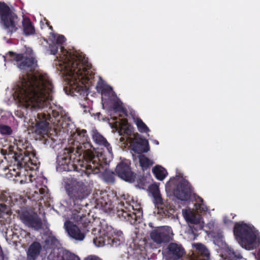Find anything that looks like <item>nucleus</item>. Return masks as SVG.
I'll list each match as a JSON object with an SVG mask.
<instances>
[{
  "mask_svg": "<svg viewBox=\"0 0 260 260\" xmlns=\"http://www.w3.org/2000/svg\"><path fill=\"white\" fill-rule=\"evenodd\" d=\"M53 89V84L47 77L27 74L22 79L15 93L19 102L30 112L49 107L46 114L49 113L51 120L54 118L57 124L62 126L63 122L70 121V118L50 108Z\"/></svg>",
  "mask_w": 260,
  "mask_h": 260,
  "instance_id": "f257e3e1",
  "label": "nucleus"
},
{
  "mask_svg": "<svg viewBox=\"0 0 260 260\" xmlns=\"http://www.w3.org/2000/svg\"><path fill=\"white\" fill-rule=\"evenodd\" d=\"M0 141V170L5 171L6 166L3 165V158L8 164V169L12 176L21 177L22 170L23 175L28 170H35L38 159L35 152L29 141L25 138H19L15 139L14 145L3 146Z\"/></svg>",
  "mask_w": 260,
  "mask_h": 260,
  "instance_id": "f03ea898",
  "label": "nucleus"
},
{
  "mask_svg": "<svg viewBox=\"0 0 260 260\" xmlns=\"http://www.w3.org/2000/svg\"><path fill=\"white\" fill-rule=\"evenodd\" d=\"M61 51L65 57V72L70 77V91L73 96H86L88 95L83 82L88 81L93 77L94 74L92 71V65L82 54L69 52L64 47H60Z\"/></svg>",
  "mask_w": 260,
  "mask_h": 260,
  "instance_id": "7ed1b4c3",
  "label": "nucleus"
},
{
  "mask_svg": "<svg viewBox=\"0 0 260 260\" xmlns=\"http://www.w3.org/2000/svg\"><path fill=\"white\" fill-rule=\"evenodd\" d=\"M64 182L69 202L73 206L71 219L78 223H83L87 228L90 223L89 215L84 213L82 208L87 204L84 201L90 194L91 189L83 182L78 181L74 178H67Z\"/></svg>",
  "mask_w": 260,
  "mask_h": 260,
  "instance_id": "20e7f679",
  "label": "nucleus"
},
{
  "mask_svg": "<svg viewBox=\"0 0 260 260\" xmlns=\"http://www.w3.org/2000/svg\"><path fill=\"white\" fill-rule=\"evenodd\" d=\"M73 137L75 142L73 147L75 148V151L79 157L82 155V158L87 162L85 165L83 162H80L79 165L83 168L81 169L87 173L92 171L94 173L101 172V170H103V167L95 160V157L91 150L92 145L89 142L87 131L85 129L77 128Z\"/></svg>",
  "mask_w": 260,
  "mask_h": 260,
  "instance_id": "39448f33",
  "label": "nucleus"
},
{
  "mask_svg": "<svg viewBox=\"0 0 260 260\" xmlns=\"http://www.w3.org/2000/svg\"><path fill=\"white\" fill-rule=\"evenodd\" d=\"M118 205L116 209V214L121 220L135 224L142 214L140 205L131 199L127 194H121L117 197Z\"/></svg>",
  "mask_w": 260,
  "mask_h": 260,
  "instance_id": "423d86ee",
  "label": "nucleus"
},
{
  "mask_svg": "<svg viewBox=\"0 0 260 260\" xmlns=\"http://www.w3.org/2000/svg\"><path fill=\"white\" fill-rule=\"evenodd\" d=\"M234 235L238 243L247 250H253L260 245V239L257 237L253 226L244 221L235 223Z\"/></svg>",
  "mask_w": 260,
  "mask_h": 260,
  "instance_id": "0eeeda50",
  "label": "nucleus"
},
{
  "mask_svg": "<svg viewBox=\"0 0 260 260\" xmlns=\"http://www.w3.org/2000/svg\"><path fill=\"white\" fill-rule=\"evenodd\" d=\"M78 155L77 153L75 151L74 147H69L64 149L62 152H60L57 157V166L56 169L58 171H76L81 172L82 175L84 173L88 177L91 174H98V173H94L93 171L89 172L87 173L84 170L83 168L81 167L79 165L80 162H84V165L87 163L84 159L81 161L80 159H77L78 164H75L76 157Z\"/></svg>",
  "mask_w": 260,
  "mask_h": 260,
  "instance_id": "6e6552de",
  "label": "nucleus"
},
{
  "mask_svg": "<svg viewBox=\"0 0 260 260\" xmlns=\"http://www.w3.org/2000/svg\"><path fill=\"white\" fill-rule=\"evenodd\" d=\"M0 18L3 29L9 35H12L20 28V20L4 2H0Z\"/></svg>",
  "mask_w": 260,
  "mask_h": 260,
  "instance_id": "1a4fd4ad",
  "label": "nucleus"
},
{
  "mask_svg": "<svg viewBox=\"0 0 260 260\" xmlns=\"http://www.w3.org/2000/svg\"><path fill=\"white\" fill-rule=\"evenodd\" d=\"M8 55L11 59L17 62L18 68L33 73L38 67L37 60L33 56L32 51L28 53L26 52L21 53H16L9 51Z\"/></svg>",
  "mask_w": 260,
  "mask_h": 260,
  "instance_id": "9d476101",
  "label": "nucleus"
},
{
  "mask_svg": "<svg viewBox=\"0 0 260 260\" xmlns=\"http://www.w3.org/2000/svg\"><path fill=\"white\" fill-rule=\"evenodd\" d=\"M102 232L103 237L100 236L99 238L96 237L93 239V243L98 246H102L105 245H110L112 247H117L122 243V240L113 236L114 233L113 229L111 226L102 225L101 229L100 230Z\"/></svg>",
  "mask_w": 260,
  "mask_h": 260,
  "instance_id": "9b49d317",
  "label": "nucleus"
},
{
  "mask_svg": "<svg viewBox=\"0 0 260 260\" xmlns=\"http://www.w3.org/2000/svg\"><path fill=\"white\" fill-rule=\"evenodd\" d=\"M150 189L154 199L153 203L157 207L160 213L162 214V216L165 217L173 216L175 213L174 206L163 200L158 187L153 186Z\"/></svg>",
  "mask_w": 260,
  "mask_h": 260,
  "instance_id": "f8f14e48",
  "label": "nucleus"
},
{
  "mask_svg": "<svg viewBox=\"0 0 260 260\" xmlns=\"http://www.w3.org/2000/svg\"><path fill=\"white\" fill-rule=\"evenodd\" d=\"M74 222L75 221L73 220ZM76 222V221H75ZM76 223L80 226L81 230L76 224H74L73 222L70 221H66L64 223V226L68 234L72 238L77 240H83L85 238V233L89 231L91 226V223L90 221L89 225L87 228L85 227V224L83 223Z\"/></svg>",
  "mask_w": 260,
  "mask_h": 260,
  "instance_id": "ddd939ff",
  "label": "nucleus"
},
{
  "mask_svg": "<svg viewBox=\"0 0 260 260\" xmlns=\"http://www.w3.org/2000/svg\"><path fill=\"white\" fill-rule=\"evenodd\" d=\"M163 254L167 260H181L185 250L181 244L172 242L164 248Z\"/></svg>",
  "mask_w": 260,
  "mask_h": 260,
  "instance_id": "4468645a",
  "label": "nucleus"
},
{
  "mask_svg": "<svg viewBox=\"0 0 260 260\" xmlns=\"http://www.w3.org/2000/svg\"><path fill=\"white\" fill-rule=\"evenodd\" d=\"M192 191L190 184L186 179H183L177 184L173 193L178 199L186 201L190 199Z\"/></svg>",
  "mask_w": 260,
  "mask_h": 260,
  "instance_id": "2eb2a0df",
  "label": "nucleus"
},
{
  "mask_svg": "<svg viewBox=\"0 0 260 260\" xmlns=\"http://www.w3.org/2000/svg\"><path fill=\"white\" fill-rule=\"evenodd\" d=\"M150 236L152 240L158 244L169 242L172 239L169 228L158 227L152 231Z\"/></svg>",
  "mask_w": 260,
  "mask_h": 260,
  "instance_id": "dca6fc26",
  "label": "nucleus"
},
{
  "mask_svg": "<svg viewBox=\"0 0 260 260\" xmlns=\"http://www.w3.org/2000/svg\"><path fill=\"white\" fill-rule=\"evenodd\" d=\"M37 116L35 132L38 135H44L47 132L49 122H53V120H51L49 113L46 114L45 111L37 113Z\"/></svg>",
  "mask_w": 260,
  "mask_h": 260,
  "instance_id": "f3484780",
  "label": "nucleus"
},
{
  "mask_svg": "<svg viewBox=\"0 0 260 260\" xmlns=\"http://www.w3.org/2000/svg\"><path fill=\"white\" fill-rule=\"evenodd\" d=\"M115 172L120 178L129 182H134L136 174L132 171L130 166L126 163L121 162L116 167Z\"/></svg>",
  "mask_w": 260,
  "mask_h": 260,
  "instance_id": "a211bd4d",
  "label": "nucleus"
},
{
  "mask_svg": "<svg viewBox=\"0 0 260 260\" xmlns=\"http://www.w3.org/2000/svg\"><path fill=\"white\" fill-rule=\"evenodd\" d=\"M21 219L23 222L28 227L34 228L37 230L42 228V221L36 213H23L21 216Z\"/></svg>",
  "mask_w": 260,
  "mask_h": 260,
  "instance_id": "6ab92c4d",
  "label": "nucleus"
},
{
  "mask_svg": "<svg viewBox=\"0 0 260 260\" xmlns=\"http://www.w3.org/2000/svg\"><path fill=\"white\" fill-rule=\"evenodd\" d=\"M133 150L138 154L143 152H147L149 150V146L148 140L136 136L132 142Z\"/></svg>",
  "mask_w": 260,
  "mask_h": 260,
  "instance_id": "aec40b11",
  "label": "nucleus"
},
{
  "mask_svg": "<svg viewBox=\"0 0 260 260\" xmlns=\"http://www.w3.org/2000/svg\"><path fill=\"white\" fill-rule=\"evenodd\" d=\"M196 249L194 255L196 256L197 260H209L210 252L206 246L201 243L194 244Z\"/></svg>",
  "mask_w": 260,
  "mask_h": 260,
  "instance_id": "412c9836",
  "label": "nucleus"
},
{
  "mask_svg": "<svg viewBox=\"0 0 260 260\" xmlns=\"http://www.w3.org/2000/svg\"><path fill=\"white\" fill-rule=\"evenodd\" d=\"M41 250L42 246L39 242H32L27 251V260H36L39 255Z\"/></svg>",
  "mask_w": 260,
  "mask_h": 260,
  "instance_id": "4be33fe9",
  "label": "nucleus"
},
{
  "mask_svg": "<svg viewBox=\"0 0 260 260\" xmlns=\"http://www.w3.org/2000/svg\"><path fill=\"white\" fill-rule=\"evenodd\" d=\"M92 139L93 141L98 145L104 146L107 148L108 151L110 152L112 151V148L107 140L101 135L97 130L92 132Z\"/></svg>",
  "mask_w": 260,
  "mask_h": 260,
  "instance_id": "5701e85b",
  "label": "nucleus"
},
{
  "mask_svg": "<svg viewBox=\"0 0 260 260\" xmlns=\"http://www.w3.org/2000/svg\"><path fill=\"white\" fill-rule=\"evenodd\" d=\"M22 24L24 35L28 36L35 34V27L29 18H24L22 21Z\"/></svg>",
  "mask_w": 260,
  "mask_h": 260,
  "instance_id": "b1692460",
  "label": "nucleus"
},
{
  "mask_svg": "<svg viewBox=\"0 0 260 260\" xmlns=\"http://www.w3.org/2000/svg\"><path fill=\"white\" fill-rule=\"evenodd\" d=\"M152 173L155 178L160 181L163 180L168 175L167 170L160 166H156L152 169Z\"/></svg>",
  "mask_w": 260,
  "mask_h": 260,
  "instance_id": "393cba45",
  "label": "nucleus"
},
{
  "mask_svg": "<svg viewBox=\"0 0 260 260\" xmlns=\"http://www.w3.org/2000/svg\"><path fill=\"white\" fill-rule=\"evenodd\" d=\"M98 91H101L102 95L108 98L115 95L113 88L109 85H101L97 86Z\"/></svg>",
  "mask_w": 260,
  "mask_h": 260,
  "instance_id": "a878e982",
  "label": "nucleus"
},
{
  "mask_svg": "<svg viewBox=\"0 0 260 260\" xmlns=\"http://www.w3.org/2000/svg\"><path fill=\"white\" fill-rule=\"evenodd\" d=\"M112 107L115 112H120L124 114H126L127 112V110L123 106L121 101L117 98L113 100Z\"/></svg>",
  "mask_w": 260,
  "mask_h": 260,
  "instance_id": "bb28decb",
  "label": "nucleus"
},
{
  "mask_svg": "<svg viewBox=\"0 0 260 260\" xmlns=\"http://www.w3.org/2000/svg\"><path fill=\"white\" fill-rule=\"evenodd\" d=\"M115 174L110 170L106 169L103 173V177L106 182L113 184L115 182Z\"/></svg>",
  "mask_w": 260,
  "mask_h": 260,
  "instance_id": "cd10ccee",
  "label": "nucleus"
},
{
  "mask_svg": "<svg viewBox=\"0 0 260 260\" xmlns=\"http://www.w3.org/2000/svg\"><path fill=\"white\" fill-rule=\"evenodd\" d=\"M139 163L143 170L147 169L153 164L150 159L143 154L139 156Z\"/></svg>",
  "mask_w": 260,
  "mask_h": 260,
  "instance_id": "c85d7f7f",
  "label": "nucleus"
},
{
  "mask_svg": "<svg viewBox=\"0 0 260 260\" xmlns=\"http://www.w3.org/2000/svg\"><path fill=\"white\" fill-rule=\"evenodd\" d=\"M136 124L138 129L140 133H147L149 131V128L145 123L140 118H137L136 120Z\"/></svg>",
  "mask_w": 260,
  "mask_h": 260,
  "instance_id": "c756f323",
  "label": "nucleus"
},
{
  "mask_svg": "<svg viewBox=\"0 0 260 260\" xmlns=\"http://www.w3.org/2000/svg\"><path fill=\"white\" fill-rule=\"evenodd\" d=\"M35 193L39 196V197H38V201L44 200V197L48 198V196L47 189L45 188H39L38 190H36Z\"/></svg>",
  "mask_w": 260,
  "mask_h": 260,
  "instance_id": "7c9ffc66",
  "label": "nucleus"
},
{
  "mask_svg": "<svg viewBox=\"0 0 260 260\" xmlns=\"http://www.w3.org/2000/svg\"><path fill=\"white\" fill-rule=\"evenodd\" d=\"M62 260H80V259L75 254L67 251L63 254Z\"/></svg>",
  "mask_w": 260,
  "mask_h": 260,
  "instance_id": "2f4dec72",
  "label": "nucleus"
},
{
  "mask_svg": "<svg viewBox=\"0 0 260 260\" xmlns=\"http://www.w3.org/2000/svg\"><path fill=\"white\" fill-rule=\"evenodd\" d=\"M242 258V256L240 253L230 250L228 254L227 259L229 260H239Z\"/></svg>",
  "mask_w": 260,
  "mask_h": 260,
  "instance_id": "473e14b6",
  "label": "nucleus"
},
{
  "mask_svg": "<svg viewBox=\"0 0 260 260\" xmlns=\"http://www.w3.org/2000/svg\"><path fill=\"white\" fill-rule=\"evenodd\" d=\"M120 132L121 134H123L124 135L129 137L133 134V131L130 127L123 126L121 127Z\"/></svg>",
  "mask_w": 260,
  "mask_h": 260,
  "instance_id": "72a5a7b5",
  "label": "nucleus"
},
{
  "mask_svg": "<svg viewBox=\"0 0 260 260\" xmlns=\"http://www.w3.org/2000/svg\"><path fill=\"white\" fill-rule=\"evenodd\" d=\"M0 201L4 202L9 201L10 202L11 201V198L6 192L0 190Z\"/></svg>",
  "mask_w": 260,
  "mask_h": 260,
  "instance_id": "f704fd0d",
  "label": "nucleus"
},
{
  "mask_svg": "<svg viewBox=\"0 0 260 260\" xmlns=\"http://www.w3.org/2000/svg\"><path fill=\"white\" fill-rule=\"evenodd\" d=\"M0 131L2 134L5 135H10L12 132L11 128L7 125H3L0 128Z\"/></svg>",
  "mask_w": 260,
  "mask_h": 260,
  "instance_id": "c9c22d12",
  "label": "nucleus"
},
{
  "mask_svg": "<svg viewBox=\"0 0 260 260\" xmlns=\"http://www.w3.org/2000/svg\"><path fill=\"white\" fill-rule=\"evenodd\" d=\"M66 40V38L63 35H58L55 39V42L57 45H62Z\"/></svg>",
  "mask_w": 260,
  "mask_h": 260,
  "instance_id": "e433bc0d",
  "label": "nucleus"
},
{
  "mask_svg": "<svg viewBox=\"0 0 260 260\" xmlns=\"http://www.w3.org/2000/svg\"><path fill=\"white\" fill-rule=\"evenodd\" d=\"M187 219L191 223L198 224L199 222V220L194 215H191L187 217Z\"/></svg>",
  "mask_w": 260,
  "mask_h": 260,
  "instance_id": "4c0bfd02",
  "label": "nucleus"
},
{
  "mask_svg": "<svg viewBox=\"0 0 260 260\" xmlns=\"http://www.w3.org/2000/svg\"><path fill=\"white\" fill-rule=\"evenodd\" d=\"M50 48L51 54L55 55L57 53L58 46L56 44L51 46Z\"/></svg>",
  "mask_w": 260,
  "mask_h": 260,
  "instance_id": "58836bf2",
  "label": "nucleus"
},
{
  "mask_svg": "<svg viewBox=\"0 0 260 260\" xmlns=\"http://www.w3.org/2000/svg\"><path fill=\"white\" fill-rule=\"evenodd\" d=\"M86 260H101V259L98 256H89L86 258Z\"/></svg>",
  "mask_w": 260,
  "mask_h": 260,
  "instance_id": "ea45409f",
  "label": "nucleus"
},
{
  "mask_svg": "<svg viewBox=\"0 0 260 260\" xmlns=\"http://www.w3.org/2000/svg\"><path fill=\"white\" fill-rule=\"evenodd\" d=\"M223 222L225 224H229L230 223H232L233 221L231 220L228 219L226 217H224L223 218Z\"/></svg>",
  "mask_w": 260,
  "mask_h": 260,
  "instance_id": "a19ab883",
  "label": "nucleus"
},
{
  "mask_svg": "<svg viewBox=\"0 0 260 260\" xmlns=\"http://www.w3.org/2000/svg\"><path fill=\"white\" fill-rule=\"evenodd\" d=\"M19 182L21 184H23V183H25L27 182V180H26V179L25 178V179L24 180L23 179H20L19 180Z\"/></svg>",
  "mask_w": 260,
  "mask_h": 260,
  "instance_id": "79ce46f5",
  "label": "nucleus"
},
{
  "mask_svg": "<svg viewBox=\"0 0 260 260\" xmlns=\"http://www.w3.org/2000/svg\"><path fill=\"white\" fill-rule=\"evenodd\" d=\"M257 255V256L260 258V249L258 251Z\"/></svg>",
  "mask_w": 260,
  "mask_h": 260,
  "instance_id": "37998d69",
  "label": "nucleus"
},
{
  "mask_svg": "<svg viewBox=\"0 0 260 260\" xmlns=\"http://www.w3.org/2000/svg\"><path fill=\"white\" fill-rule=\"evenodd\" d=\"M154 143H155V144H157V145H158V144H159L158 141H157V140H154Z\"/></svg>",
  "mask_w": 260,
  "mask_h": 260,
  "instance_id": "c03bdc74",
  "label": "nucleus"
},
{
  "mask_svg": "<svg viewBox=\"0 0 260 260\" xmlns=\"http://www.w3.org/2000/svg\"><path fill=\"white\" fill-rule=\"evenodd\" d=\"M231 215L233 216V219H234V217L236 216V214H234L233 213H231Z\"/></svg>",
  "mask_w": 260,
  "mask_h": 260,
  "instance_id": "a18cd8bd",
  "label": "nucleus"
},
{
  "mask_svg": "<svg viewBox=\"0 0 260 260\" xmlns=\"http://www.w3.org/2000/svg\"><path fill=\"white\" fill-rule=\"evenodd\" d=\"M199 200H200V202H203V199L202 198H201V197H199Z\"/></svg>",
  "mask_w": 260,
  "mask_h": 260,
  "instance_id": "49530a36",
  "label": "nucleus"
},
{
  "mask_svg": "<svg viewBox=\"0 0 260 260\" xmlns=\"http://www.w3.org/2000/svg\"><path fill=\"white\" fill-rule=\"evenodd\" d=\"M3 216V213L0 210V218L2 217Z\"/></svg>",
  "mask_w": 260,
  "mask_h": 260,
  "instance_id": "de8ad7c7",
  "label": "nucleus"
},
{
  "mask_svg": "<svg viewBox=\"0 0 260 260\" xmlns=\"http://www.w3.org/2000/svg\"><path fill=\"white\" fill-rule=\"evenodd\" d=\"M49 28H50V29H53V27H52V26H50L49 27Z\"/></svg>",
  "mask_w": 260,
  "mask_h": 260,
  "instance_id": "09e8293b",
  "label": "nucleus"
}]
</instances>
